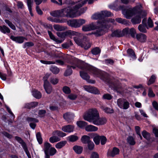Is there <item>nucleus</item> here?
<instances>
[{
	"label": "nucleus",
	"instance_id": "nucleus-33",
	"mask_svg": "<svg viewBox=\"0 0 158 158\" xmlns=\"http://www.w3.org/2000/svg\"><path fill=\"white\" fill-rule=\"evenodd\" d=\"M77 124L78 127L81 128L85 127L87 125V123L86 122L82 121H77Z\"/></svg>",
	"mask_w": 158,
	"mask_h": 158
},
{
	"label": "nucleus",
	"instance_id": "nucleus-25",
	"mask_svg": "<svg viewBox=\"0 0 158 158\" xmlns=\"http://www.w3.org/2000/svg\"><path fill=\"white\" fill-rule=\"evenodd\" d=\"M81 141L83 143L85 144H87L91 141L90 137L86 135L83 136L81 139Z\"/></svg>",
	"mask_w": 158,
	"mask_h": 158
},
{
	"label": "nucleus",
	"instance_id": "nucleus-9",
	"mask_svg": "<svg viewBox=\"0 0 158 158\" xmlns=\"http://www.w3.org/2000/svg\"><path fill=\"white\" fill-rule=\"evenodd\" d=\"M133 8L125 9L122 10V14L127 19H129L135 13Z\"/></svg>",
	"mask_w": 158,
	"mask_h": 158
},
{
	"label": "nucleus",
	"instance_id": "nucleus-43",
	"mask_svg": "<svg viewBox=\"0 0 158 158\" xmlns=\"http://www.w3.org/2000/svg\"><path fill=\"white\" fill-rule=\"evenodd\" d=\"M54 28L55 30L58 31H64L67 28L66 27H65L59 25H54Z\"/></svg>",
	"mask_w": 158,
	"mask_h": 158
},
{
	"label": "nucleus",
	"instance_id": "nucleus-12",
	"mask_svg": "<svg viewBox=\"0 0 158 158\" xmlns=\"http://www.w3.org/2000/svg\"><path fill=\"white\" fill-rule=\"evenodd\" d=\"M136 38L137 40L141 43L145 42L147 40V37L143 33H139L136 34Z\"/></svg>",
	"mask_w": 158,
	"mask_h": 158
},
{
	"label": "nucleus",
	"instance_id": "nucleus-61",
	"mask_svg": "<svg viewBox=\"0 0 158 158\" xmlns=\"http://www.w3.org/2000/svg\"><path fill=\"white\" fill-rule=\"evenodd\" d=\"M40 62L43 64H55V62L53 61H47L44 60H41Z\"/></svg>",
	"mask_w": 158,
	"mask_h": 158
},
{
	"label": "nucleus",
	"instance_id": "nucleus-49",
	"mask_svg": "<svg viewBox=\"0 0 158 158\" xmlns=\"http://www.w3.org/2000/svg\"><path fill=\"white\" fill-rule=\"evenodd\" d=\"M27 120L29 123H38L39 122L38 120L37 119L31 117H27L26 118Z\"/></svg>",
	"mask_w": 158,
	"mask_h": 158
},
{
	"label": "nucleus",
	"instance_id": "nucleus-23",
	"mask_svg": "<svg viewBox=\"0 0 158 158\" xmlns=\"http://www.w3.org/2000/svg\"><path fill=\"white\" fill-rule=\"evenodd\" d=\"M51 147V144L47 142H45L44 144L43 150L44 153H49V150Z\"/></svg>",
	"mask_w": 158,
	"mask_h": 158
},
{
	"label": "nucleus",
	"instance_id": "nucleus-5",
	"mask_svg": "<svg viewBox=\"0 0 158 158\" xmlns=\"http://www.w3.org/2000/svg\"><path fill=\"white\" fill-rule=\"evenodd\" d=\"M73 39L77 44L81 47L84 48L85 49H88L91 46V43L86 37H84L83 41H85V42H81L78 38L77 37H74Z\"/></svg>",
	"mask_w": 158,
	"mask_h": 158
},
{
	"label": "nucleus",
	"instance_id": "nucleus-58",
	"mask_svg": "<svg viewBox=\"0 0 158 158\" xmlns=\"http://www.w3.org/2000/svg\"><path fill=\"white\" fill-rule=\"evenodd\" d=\"M127 52L128 54L132 57H135V55L133 50L131 49H129L127 50Z\"/></svg>",
	"mask_w": 158,
	"mask_h": 158
},
{
	"label": "nucleus",
	"instance_id": "nucleus-28",
	"mask_svg": "<svg viewBox=\"0 0 158 158\" xmlns=\"http://www.w3.org/2000/svg\"><path fill=\"white\" fill-rule=\"evenodd\" d=\"M93 136H94L93 139L96 145H98L100 143V140L101 136H99L97 134L94 133Z\"/></svg>",
	"mask_w": 158,
	"mask_h": 158
},
{
	"label": "nucleus",
	"instance_id": "nucleus-52",
	"mask_svg": "<svg viewBox=\"0 0 158 158\" xmlns=\"http://www.w3.org/2000/svg\"><path fill=\"white\" fill-rule=\"evenodd\" d=\"M136 33V30L134 28H132L130 29H129V32L128 34H130L132 37L134 38Z\"/></svg>",
	"mask_w": 158,
	"mask_h": 158
},
{
	"label": "nucleus",
	"instance_id": "nucleus-16",
	"mask_svg": "<svg viewBox=\"0 0 158 158\" xmlns=\"http://www.w3.org/2000/svg\"><path fill=\"white\" fill-rule=\"evenodd\" d=\"M10 38L13 41L19 44L23 43L25 39V38L23 36H14L13 35H11Z\"/></svg>",
	"mask_w": 158,
	"mask_h": 158
},
{
	"label": "nucleus",
	"instance_id": "nucleus-45",
	"mask_svg": "<svg viewBox=\"0 0 158 158\" xmlns=\"http://www.w3.org/2000/svg\"><path fill=\"white\" fill-rule=\"evenodd\" d=\"M15 138L16 140L21 144L22 147L26 145L25 143L20 137L16 136L15 137Z\"/></svg>",
	"mask_w": 158,
	"mask_h": 158
},
{
	"label": "nucleus",
	"instance_id": "nucleus-48",
	"mask_svg": "<svg viewBox=\"0 0 158 158\" xmlns=\"http://www.w3.org/2000/svg\"><path fill=\"white\" fill-rule=\"evenodd\" d=\"M50 82L53 85H56L58 83L59 80L55 77H52L50 79Z\"/></svg>",
	"mask_w": 158,
	"mask_h": 158
},
{
	"label": "nucleus",
	"instance_id": "nucleus-60",
	"mask_svg": "<svg viewBox=\"0 0 158 158\" xmlns=\"http://www.w3.org/2000/svg\"><path fill=\"white\" fill-rule=\"evenodd\" d=\"M147 23L148 27H153V22L150 17L148 19Z\"/></svg>",
	"mask_w": 158,
	"mask_h": 158
},
{
	"label": "nucleus",
	"instance_id": "nucleus-24",
	"mask_svg": "<svg viewBox=\"0 0 158 158\" xmlns=\"http://www.w3.org/2000/svg\"><path fill=\"white\" fill-rule=\"evenodd\" d=\"M141 19L138 15L133 18L131 20V23L134 24H137L140 23L141 22Z\"/></svg>",
	"mask_w": 158,
	"mask_h": 158
},
{
	"label": "nucleus",
	"instance_id": "nucleus-15",
	"mask_svg": "<svg viewBox=\"0 0 158 158\" xmlns=\"http://www.w3.org/2000/svg\"><path fill=\"white\" fill-rule=\"evenodd\" d=\"M44 88L46 92L48 94H50L52 91V87L48 81H46L44 83Z\"/></svg>",
	"mask_w": 158,
	"mask_h": 158
},
{
	"label": "nucleus",
	"instance_id": "nucleus-27",
	"mask_svg": "<svg viewBox=\"0 0 158 158\" xmlns=\"http://www.w3.org/2000/svg\"><path fill=\"white\" fill-rule=\"evenodd\" d=\"M73 149L76 153L80 154L82 152L83 148L81 146L76 145L73 147Z\"/></svg>",
	"mask_w": 158,
	"mask_h": 158
},
{
	"label": "nucleus",
	"instance_id": "nucleus-11",
	"mask_svg": "<svg viewBox=\"0 0 158 158\" xmlns=\"http://www.w3.org/2000/svg\"><path fill=\"white\" fill-rule=\"evenodd\" d=\"M119 149L116 148L114 147L112 150H109L107 153L108 156L114 157L115 155L119 154Z\"/></svg>",
	"mask_w": 158,
	"mask_h": 158
},
{
	"label": "nucleus",
	"instance_id": "nucleus-36",
	"mask_svg": "<svg viewBox=\"0 0 158 158\" xmlns=\"http://www.w3.org/2000/svg\"><path fill=\"white\" fill-rule=\"evenodd\" d=\"M111 35L112 37H122L121 31L118 30L112 32Z\"/></svg>",
	"mask_w": 158,
	"mask_h": 158
},
{
	"label": "nucleus",
	"instance_id": "nucleus-18",
	"mask_svg": "<svg viewBox=\"0 0 158 158\" xmlns=\"http://www.w3.org/2000/svg\"><path fill=\"white\" fill-rule=\"evenodd\" d=\"M80 75L82 78L88 82L91 83H95V81L89 79V77L87 73L83 72L80 71Z\"/></svg>",
	"mask_w": 158,
	"mask_h": 158
},
{
	"label": "nucleus",
	"instance_id": "nucleus-55",
	"mask_svg": "<svg viewBox=\"0 0 158 158\" xmlns=\"http://www.w3.org/2000/svg\"><path fill=\"white\" fill-rule=\"evenodd\" d=\"M102 98L104 99L110 100L112 98V96L109 94H106L103 95Z\"/></svg>",
	"mask_w": 158,
	"mask_h": 158
},
{
	"label": "nucleus",
	"instance_id": "nucleus-39",
	"mask_svg": "<svg viewBox=\"0 0 158 158\" xmlns=\"http://www.w3.org/2000/svg\"><path fill=\"white\" fill-rule=\"evenodd\" d=\"M60 139L58 137L55 136H52L49 138V141L51 143H54L59 141Z\"/></svg>",
	"mask_w": 158,
	"mask_h": 158
},
{
	"label": "nucleus",
	"instance_id": "nucleus-29",
	"mask_svg": "<svg viewBox=\"0 0 158 158\" xmlns=\"http://www.w3.org/2000/svg\"><path fill=\"white\" fill-rule=\"evenodd\" d=\"M27 3L30 14L31 16H33V14L32 13L31 8L33 4L32 0H27Z\"/></svg>",
	"mask_w": 158,
	"mask_h": 158
},
{
	"label": "nucleus",
	"instance_id": "nucleus-32",
	"mask_svg": "<svg viewBox=\"0 0 158 158\" xmlns=\"http://www.w3.org/2000/svg\"><path fill=\"white\" fill-rule=\"evenodd\" d=\"M127 143L130 145H133L135 144V139L132 136H128L127 139Z\"/></svg>",
	"mask_w": 158,
	"mask_h": 158
},
{
	"label": "nucleus",
	"instance_id": "nucleus-7",
	"mask_svg": "<svg viewBox=\"0 0 158 158\" xmlns=\"http://www.w3.org/2000/svg\"><path fill=\"white\" fill-rule=\"evenodd\" d=\"M107 121V120L106 118L101 117L100 116L99 114L95 118H94L93 120H91L90 123H92L96 125L100 126L106 124Z\"/></svg>",
	"mask_w": 158,
	"mask_h": 158
},
{
	"label": "nucleus",
	"instance_id": "nucleus-26",
	"mask_svg": "<svg viewBox=\"0 0 158 158\" xmlns=\"http://www.w3.org/2000/svg\"><path fill=\"white\" fill-rule=\"evenodd\" d=\"M0 31L4 34L10 33V29L5 25L0 26Z\"/></svg>",
	"mask_w": 158,
	"mask_h": 158
},
{
	"label": "nucleus",
	"instance_id": "nucleus-13",
	"mask_svg": "<svg viewBox=\"0 0 158 158\" xmlns=\"http://www.w3.org/2000/svg\"><path fill=\"white\" fill-rule=\"evenodd\" d=\"M50 14L52 16L55 17H64L65 15L64 13V9L51 12H50Z\"/></svg>",
	"mask_w": 158,
	"mask_h": 158
},
{
	"label": "nucleus",
	"instance_id": "nucleus-40",
	"mask_svg": "<svg viewBox=\"0 0 158 158\" xmlns=\"http://www.w3.org/2000/svg\"><path fill=\"white\" fill-rule=\"evenodd\" d=\"M66 143V141H61L57 143L56 145V147L57 148L60 149L64 146Z\"/></svg>",
	"mask_w": 158,
	"mask_h": 158
},
{
	"label": "nucleus",
	"instance_id": "nucleus-31",
	"mask_svg": "<svg viewBox=\"0 0 158 158\" xmlns=\"http://www.w3.org/2000/svg\"><path fill=\"white\" fill-rule=\"evenodd\" d=\"M32 94L34 97L37 99H40L42 97V94L41 93L35 89L33 91Z\"/></svg>",
	"mask_w": 158,
	"mask_h": 158
},
{
	"label": "nucleus",
	"instance_id": "nucleus-41",
	"mask_svg": "<svg viewBox=\"0 0 158 158\" xmlns=\"http://www.w3.org/2000/svg\"><path fill=\"white\" fill-rule=\"evenodd\" d=\"M57 35L60 38V39L63 41L65 39L66 36L64 32H57L56 33Z\"/></svg>",
	"mask_w": 158,
	"mask_h": 158
},
{
	"label": "nucleus",
	"instance_id": "nucleus-51",
	"mask_svg": "<svg viewBox=\"0 0 158 158\" xmlns=\"http://www.w3.org/2000/svg\"><path fill=\"white\" fill-rule=\"evenodd\" d=\"M50 70L54 74L58 73L60 71V69L56 67H52Z\"/></svg>",
	"mask_w": 158,
	"mask_h": 158
},
{
	"label": "nucleus",
	"instance_id": "nucleus-34",
	"mask_svg": "<svg viewBox=\"0 0 158 158\" xmlns=\"http://www.w3.org/2000/svg\"><path fill=\"white\" fill-rule=\"evenodd\" d=\"M64 33L66 37V36H69L70 38L73 35H76L77 34V33L76 32L69 30L65 32Z\"/></svg>",
	"mask_w": 158,
	"mask_h": 158
},
{
	"label": "nucleus",
	"instance_id": "nucleus-63",
	"mask_svg": "<svg viewBox=\"0 0 158 158\" xmlns=\"http://www.w3.org/2000/svg\"><path fill=\"white\" fill-rule=\"evenodd\" d=\"M46 113V111L45 110H40L38 112V114L41 117H43L45 116Z\"/></svg>",
	"mask_w": 158,
	"mask_h": 158
},
{
	"label": "nucleus",
	"instance_id": "nucleus-2",
	"mask_svg": "<svg viewBox=\"0 0 158 158\" xmlns=\"http://www.w3.org/2000/svg\"><path fill=\"white\" fill-rule=\"evenodd\" d=\"M111 13L110 12L107 11H102L101 12L95 14L92 16L93 19H99L98 21L99 26L100 29L96 32L97 35L100 36L104 33L105 29L109 27L108 23L111 22L114 24L115 20L112 19L106 18L105 19L106 17L111 16Z\"/></svg>",
	"mask_w": 158,
	"mask_h": 158
},
{
	"label": "nucleus",
	"instance_id": "nucleus-4",
	"mask_svg": "<svg viewBox=\"0 0 158 158\" xmlns=\"http://www.w3.org/2000/svg\"><path fill=\"white\" fill-rule=\"evenodd\" d=\"M99 114L98 111L95 108L89 109L84 113L83 117L85 120L91 122L93 119Z\"/></svg>",
	"mask_w": 158,
	"mask_h": 158
},
{
	"label": "nucleus",
	"instance_id": "nucleus-1",
	"mask_svg": "<svg viewBox=\"0 0 158 158\" xmlns=\"http://www.w3.org/2000/svg\"><path fill=\"white\" fill-rule=\"evenodd\" d=\"M67 62L69 63V64L67 65L68 69L64 73V76H69L72 73V70L71 68H72L73 69H75L77 67L82 69H86L84 63L76 58L72 57ZM86 69L90 71L95 75L100 77L101 79L104 81L105 80L104 77L102 75V73L100 70L96 68L91 67H88Z\"/></svg>",
	"mask_w": 158,
	"mask_h": 158
},
{
	"label": "nucleus",
	"instance_id": "nucleus-42",
	"mask_svg": "<svg viewBox=\"0 0 158 158\" xmlns=\"http://www.w3.org/2000/svg\"><path fill=\"white\" fill-rule=\"evenodd\" d=\"M101 52L100 49L97 47L95 48L92 49L91 51V53L94 55H98Z\"/></svg>",
	"mask_w": 158,
	"mask_h": 158
},
{
	"label": "nucleus",
	"instance_id": "nucleus-22",
	"mask_svg": "<svg viewBox=\"0 0 158 158\" xmlns=\"http://www.w3.org/2000/svg\"><path fill=\"white\" fill-rule=\"evenodd\" d=\"M38 102H32L30 103H27L25 104L24 107L28 109L35 108L38 106Z\"/></svg>",
	"mask_w": 158,
	"mask_h": 158
},
{
	"label": "nucleus",
	"instance_id": "nucleus-46",
	"mask_svg": "<svg viewBox=\"0 0 158 158\" xmlns=\"http://www.w3.org/2000/svg\"><path fill=\"white\" fill-rule=\"evenodd\" d=\"M147 15V13L146 11L144 10H141L139 12V16L141 19L143 18L146 17Z\"/></svg>",
	"mask_w": 158,
	"mask_h": 158
},
{
	"label": "nucleus",
	"instance_id": "nucleus-6",
	"mask_svg": "<svg viewBox=\"0 0 158 158\" xmlns=\"http://www.w3.org/2000/svg\"><path fill=\"white\" fill-rule=\"evenodd\" d=\"M85 23V20L83 19H73L67 21L68 25L72 27L77 28L80 27Z\"/></svg>",
	"mask_w": 158,
	"mask_h": 158
},
{
	"label": "nucleus",
	"instance_id": "nucleus-35",
	"mask_svg": "<svg viewBox=\"0 0 158 158\" xmlns=\"http://www.w3.org/2000/svg\"><path fill=\"white\" fill-rule=\"evenodd\" d=\"M115 20L118 23L123 24L127 25L129 24L128 22L124 19H122L121 18H118L116 19Z\"/></svg>",
	"mask_w": 158,
	"mask_h": 158
},
{
	"label": "nucleus",
	"instance_id": "nucleus-14",
	"mask_svg": "<svg viewBox=\"0 0 158 158\" xmlns=\"http://www.w3.org/2000/svg\"><path fill=\"white\" fill-rule=\"evenodd\" d=\"M85 89L88 92L94 94H98L99 92L98 89L96 88L90 86H85Z\"/></svg>",
	"mask_w": 158,
	"mask_h": 158
},
{
	"label": "nucleus",
	"instance_id": "nucleus-3",
	"mask_svg": "<svg viewBox=\"0 0 158 158\" xmlns=\"http://www.w3.org/2000/svg\"><path fill=\"white\" fill-rule=\"evenodd\" d=\"M87 2L85 0L82 4H80V3H78L73 8L68 7L64 9V17L73 18L80 15L82 13L79 12L78 10Z\"/></svg>",
	"mask_w": 158,
	"mask_h": 158
},
{
	"label": "nucleus",
	"instance_id": "nucleus-10",
	"mask_svg": "<svg viewBox=\"0 0 158 158\" xmlns=\"http://www.w3.org/2000/svg\"><path fill=\"white\" fill-rule=\"evenodd\" d=\"M146 19H144L142 20L143 24H140L138 26V29L139 31L141 32L144 33H146L147 31L146 27L147 29H148V26L146 23Z\"/></svg>",
	"mask_w": 158,
	"mask_h": 158
},
{
	"label": "nucleus",
	"instance_id": "nucleus-19",
	"mask_svg": "<svg viewBox=\"0 0 158 158\" xmlns=\"http://www.w3.org/2000/svg\"><path fill=\"white\" fill-rule=\"evenodd\" d=\"M73 117V115L69 112L66 113L63 115L64 118L68 123H70L72 121Z\"/></svg>",
	"mask_w": 158,
	"mask_h": 158
},
{
	"label": "nucleus",
	"instance_id": "nucleus-30",
	"mask_svg": "<svg viewBox=\"0 0 158 158\" xmlns=\"http://www.w3.org/2000/svg\"><path fill=\"white\" fill-rule=\"evenodd\" d=\"M52 134L53 135H57L58 136L61 137H64L66 135L65 133L58 130L55 131L53 132Z\"/></svg>",
	"mask_w": 158,
	"mask_h": 158
},
{
	"label": "nucleus",
	"instance_id": "nucleus-20",
	"mask_svg": "<svg viewBox=\"0 0 158 158\" xmlns=\"http://www.w3.org/2000/svg\"><path fill=\"white\" fill-rule=\"evenodd\" d=\"M74 127L73 125H68L63 126L62 128V130L65 132H71L73 131Z\"/></svg>",
	"mask_w": 158,
	"mask_h": 158
},
{
	"label": "nucleus",
	"instance_id": "nucleus-44",
	"mask_svg": "<svg viewBox=\"0 0 158 158\" xmlns=\"http://www.w3.org/2000/svg\"><path fill=\"white\" fill-rule=\"evenodd\" d=\"M63 92L65 94H69L71 92V90L70 88L67 86H64L62 88Z\"/></svg>",
	"mask_w": 158,
	"mask_h": 158
},
{
	"label": "nucleus",
	"instance_id": "nucleus-64",
	"mask_svg": "<svg viewBox=\"0 0 158 158\" xmlns=\"http://www.w3.org/2000/svg\"><path fill=\"white\" fill-rule=\"evenodd\" d=\"M90 158H99V155L96 152H93L91 154Z\"/></svg>",
	"mask_w": 158,
	"mask_h": 158
},
{
	"label": "nucleus",
	"instance_id": "nucleus-54",
	"mask_svg": "<svg viewBox=\"0 0 158 158\" xmlns=\"http://www.w3.org/2000/svg\"><path fill=\"white\" fill-rule=\"evenodd\" d=\"M122 36L125 35H127L129 34V28H126L123 29L122 31H121Z\"/></svg>",
	"mask_w": 158,
	"mask_h": 158
},
{
	"label": "nucleus",
	"instance_id": "nucleus-57",
	"mask_svg": "<svg viewBox=\"0 0 158 158\" xmlns=\"http://www.w3.org/2000/svg\"><path fill=\"white\" fill-rule=\"evenodd\" d=\"M50 155L52 156L54 155L56 152V150L55 148L53 147L50 148L49 151Z\"/></svg>",
	"mask_w": 158,
	"mask_h": 158
},
{
	"label": "nucleus",
	"instance_id": "nucleus-59",
	"mask_svg": "<svg viewBox=\"0 0 158 158\" xmlns=\"http://www.w3.org/2000/svg\"><path fill=\"white\" fill-rule=\"evenodd\" d=\"M77 97V95L76 94H72L68 95L67 97L70 99L73 100H75Z\"/></svg>",
	"mask_w": 158,
	"mask_h": 158
},
{
	"label": "nucleus",
	"instance_id": "nucleus-38",
	"mask_svg": "<svg viewBox=\"0 0 158 158\" xmlns=\"http://www.w3.org/2000/svg\"><path fill=\"white\" fill-rule=\"evenodd\" d=\"M78 139L77 136L75 135H71L68 137V139L70 142H73L77 140Z\"/></svg>",
	"mask_w": 158,
	"mask_h": 158
},
{
	"label": "nucleus",
	"instance_id": "nucleus-21",
	"mask_svg": "<svg viewBox=\"0 0 158 158\" xmlns=\"http://www.w3.org/2000/svg\"><path fill=\"white\" fill-rule=\"evenodd\" d=\"M85 130L87 131L92 132L97 131L98 128V127L92 125H86L85 127Z\"/></svg>",
	"mask_w": 158,
	"mask_h": 158
},
{
	"label": "nucleus",
	"instance_id": "nucleus-62",
	"mask_svg": "<svg viewBox=\"0 0 158 158\" xmlns=\"http://www.w3.org/2000/svg\"><path fill=\"white\" fill-rule=\"evenodd\" d=\"M101 144L102 145H104L106 143V138L104 136H101L100 139Z\"/></svg>",
	"mask_w": 158,
	"mask_h": 158
},
{
	"label": "nucleus",
	"instance_id": "nucleus-53",
	"mask_svg": "<svg viewBox=\"0 0 158 158\" xmlns=\"http://www.w3.org/2000/svg\"><path fill=\"white\" fill-rule=\"evenodd\" d=\"M36 136L38 141L39 144H42L43 142V140L41 134L40 132L37 133L36 135Z\"/></svg>",
	"mask_w": 158,
	"mask_h": 158
},
{
	"label": "nucleus",
	"instance_id": "nucleus-47",
	"mask_svg": "<svg viewBox=\"0 0 158 158\" xmlns=\"http://www.w3.org/2000/svg\"><path fill=\"white\" fill-rule=\"evenodd\" d=\"M156 79V77L155 75H152L148 82V85H149L153 83L155 81Z\"/></svg>",
	"mask_w": 158,
	"mask_h": 158
},
{
	"label": "nucleus",
	"instance_id": "nucleus-8",
	"mask_svg": "<svg viewBox=\"0 0 158 158\" xmlns=\"http://www.w3.org/2000/svg\"><path fill=\"white\" fill-rule=\"evenodd\" d=\"M117 104L120 108L124 110L128 109L130 107L129 102L126 99L123 98L118 99Z\"/></svg>",
	"mask_w": 158,
	"mask_h": 158
},
{
	"label": "nucleus",
	"instance_id": "nucleus-50",
	"mask_svg": "<svg viewBox=\"0 0 158 158\" xmlns=\"http://www.w3.org/2000/svg\"><path fill=\"white\" fill-rule=\"evenodd\" d=\"M142 135L144 138L147 140H149L150 138V134L146 131L144 130L142 132Z\"/></svg>",
	"mask_w": 158,
	"mask_h": 158
},
{
	"label": "nucleus",
	"instance_id": "nucleus-37",
	"mask_svg": "<svg viewBox=\"0 0 158 158\" xmlns=\"http://www.w3.org/2000/svg\"><path fill=\"white\" fill-rule=\"evenodd\" d=\"M101 108L105 112L107 113L111 114L114 113V110L112 109L109 108L107 107H104L103 106L101 107Z\"/></svg>",
	"mask_w": 158,
	"mask_h": 158
},
{
	"label": "nucleus",
	"instance_id": "nucleus-17",
	"mask_svg": "<svg viewBox=\"0 0 158 158\" xmlns=\"http://www.w3.org/2000/svg\"><path fill=\"white\" fill-rule=\"evenodd\" d=\"M96 28V26L93 23H92L89 25L83 26L82 27V30L84 31H86L94 30Z\"/></svg>",
	"mask_w": 158,
	"mask_h": 158
},
{
	"label": "nucleus",
	"instance_id": "nucleus-56",
	"mask_svg": "<svg viewBox=\"0 0 158 158\" xmlns=\"http://www.w3.org/2000/svg\"><path fill=\"white\" fill-rule=\"evenodd\" d=\"M87 144H88V148L89 149L91 150L94 149V145L93 142L91 141Z\"/></svg>",
	"mask_w": 158,
	"mask_h": 158
}]
</instances>
